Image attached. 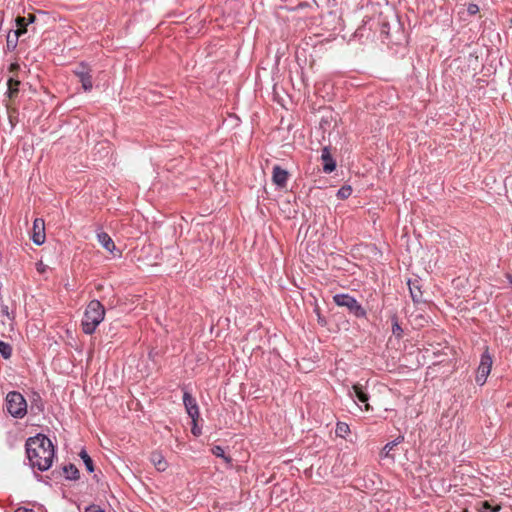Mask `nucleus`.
I'll return each instance as SVG.
<instances>
[{"label": "nucleus", "mask_w": 512, "mask_h": 512, "mask_svg": "<svg viewBox=\"0 0 512 512\" xmlns=\"http://www.w3.org/2000/svg\"><path fill=\"white\" fill-rule=\"evenodd\" d=\"M73 72L81 82L84 91H90L93 87L90 67L84 63H80L75 67Z\"/></svg>", "instance_id": "423d86ee"}, {"label": "nucleus", "mask_w": 512, "mask_h": 512, "mask_svg": "<svg viewBox=\"0 0 512 512\" xmlns=\"http://www.w3.org/2000/svg\"><path fill=\"white\" fill-rule=\"evenodd\" d=\"M352 193V188L350 186H343L337 192V196L340 199H347Z\"/></svg>", "instance_id": "6ab92c4d"}, {"label": "nucleus", "mask_w": 512, "mask_h": 512, "mask_svg": "<svg viewBox=\"0 0 512 512\" xmlns=\"http://www.w3.org/2000/svg\"><path fill=\"white\" fill-rule=\"evenodd\" d=\"M26 453L31 466L40 471L49 469L54 459V447L49 438L42 434L31 437L26 442Z\"/></svg>", "instance_id": "f257e3e1"}, {"label": "nucleus", "mask_w": 512, "mask_h": 512, "mask_svg": "<svg viewBox=\"0 0 512 512\" xmlns=\"http://www.w3.org/2000/svg\"><path fill=\"white\" fill-rule=\"evenodd\" d=\"M467 12L470 15H475L479 12V7L476 4H469L467 7Z\"/></svg>", "instance_id": "393cba45"}, {"label": "nucleus", "mask_w": 512, "mask_h": 512, "mask_svg": "<svg viewBox=\"0 0 512 512\" xmlns=\"http://www.w3.org/2000/svg\"><path fill=\"white\" fill-rule=\"evenodd\" d=\"M272 181L280 189L286 188L288 181V172L276 165L273 167Z\"/></svg>", "instance_id": "1a4fd4ad"}, {"label": "nucleus", "mask_w": 512, "mask_h": 512, "mask_svg": "<svg viewBox=\"0 0 512 512\" xmlns=\"http://www.w3.org/2000/svg\"><path fill=\"white\" fill-rule=\"evenodd\" d=\"M464 512H467V511H464Z\"/></svg>", "instance_id": "7c9ffc66"}, {"label": "nucleus", "mask_w": 512, "mask_h": 512, "mask_svg": "<svg viewBox=\"0 0 512 512\" xmlns=\"http://www.w3.org/2000/svg\"><path fill=\"white\" fill-rule=\"evenodd\" d=\"M105 309L98 300H92L86 307L82 319V328L86 334H92L103 321Z\"/></svg>", "instance_id": "f03ea898"}, {"label": "nucleus", "mask_w": 512, "mask_h": 512, "mask_svg": "<svg viewBox=\"0 0 512 512\" xmlns=\"http://www.w3.org/2000/svg\"><path fill=\"white\" fill-rule=\"evenodd\" d=\"M183 402L187 414L191 417L192 421L196 422L200 415L196 400L188 392H185L183 395Z\"/></svg>", "instance_id": "6e6552de"}, {"label": "nucleus", "mask_w": 512, "mask_h": 512, "mask_svg": "<svg viewBox=\"0 0 512 512\" xmlns=\"http://www.w3.org/2000/svg\"><path fill=\"white\" fill-rule=\"evenodd\" d=\"M492 363H493L492 357L488 353V350H486L481 356V361H480V364H479V367L477 370V375H476L477 384L484 385V383L487 380L488 375L491 372Z\"/></svg>", "instance_id": "39448f33"}, {"label": "nucleus", "mask_w": 512, "mask_h": 512, "mask_svg": "<svg viewBox=\"0 0 512 512\" xmlns=\"http://www.w3.org/2000/svg\"><path fill=\"white\" fill-rule=\"evenodd\" d=\"M18 69H19V64L18 63H11L10 66H9V72L11 74H14Z\"/></svg>", "instance_id": "cd10ccee"}, {"label": "nucleus", "mask_w": 512, "mask_h": 512, "mask_svg": "<svg viewBox=\"0 0 512 512\" xmlns=\"http://www.w3.org/2000/svg\"><path fill=\"white\" fill-rule=\"evenodd\" d=\"M349 431V426L346 423L339 422L337 424L336 433L340 437H344V435Z\"/></svg>", "instance_id": "412c9836"}, {"label": "nucleus", "mask_w": 512, "mask_h": 512, "mask_svg": "<svg viewBox=\"0 0 512 512\" xmlns=\"http://www.w3.org/2000/svg\"><path fill=\"white\" fill-rule=\"evenodd\" d=\"M12 348L9 344L5 342H0V353L1 355L7 359L11 356Z\"/></svg>", "instance_id": "a211bd4d"}, {"label": "nucleus", "mask_w": 512, "mask_h": 512, "mask_svg": "<svg viewBox=\"0 0 512 512\" xmlns=\"http://www.w3.org/2000/svg\"><path fill=\"white\" fill-rule=\"evenodd\" d=\"M399 443L398 440L392 441L390 443H387L385 447L383 448L382 455L385 457H391V451L393 448Z\"/></svg>", "instance_id": "aec40b11"}, {"label": "nucleus", "mask_w": 512, "mask_h": 512, "mask_svg": "<svg viewBox=\"0 0 512 512\" xmlns=\"http://www.w3.org/2000/svg\"><path fill=\"white\" fill-rule=\"evenodd\" d=\"M149 460L159 472H164L169 466L168 461L160 451H153Z\"/></svg>", "instance_id": "f8f14e48"}, {"label": "nucleus", "mask_w": 512, "mask_h": 512, "mask_svg": "<svg viewBox=\"0 0 512 512\" xmlns=\"http://www.w3.org/2000/svg\"><path fill=\"white\" fill-rule=\"evenodd\" d=\"M349 396L353 399L356 398L359 402L363 403L366 411L370 409L368 404L369 396L364 391V388L361 384H354L352 389L349 391Z\"/></svg>", "instance_id": "9d476101"}, {"label": "nucleus", "mask_w": 512, "mask_h": 512, "mask_svg": "<svg viewBox=\"0 0 512 512\" xmlns=\"http://www.w3.org/2000/svg\"><path fill=\"white\" fill-rule=\"evenodd\" d=\"M15 512H33L31 509L27 508H18Z\"/></svg>", "instance_id": "c85d7f7f"}, {"label": "nucleus", "mask_w": 512, "mask_h": 512, "mask_svg": "<svg viewBox=\"0 0 512 512\" xmlns=\"http://www.w3.org/2000/svg\"><path fill=\"white\" fill-rule=\"evenodd\" d=\"M6 408L8 413L14 418H23L27 413V403L23 395L16 391H11L6 396Z\"/></svg>", "instance_id": "7ed1b4c3"}, {"label": "nucleus", "mask_w": 512, "mask_h": 512, "mask_svg": "<svg viewBox=\"0 0 512 512\" xmlns=\"http://www.w3.org/2000/svg\"><path fill=\"white\" fill-rule=\"evenodd\" d=\"M34 19H35V17L33 15H29L28 18L17 17V19H16V25H17L16 35L19 37L22 34L26 33V31H27L26 26L28 25V23L33 22Z\"/></svg>", "instance_id": "4468645a"}, {"label": "nucleus", "mask_w": 512, "mask_h": 512, "mask_svg": "<svg viewBox=\"0 0 512 512\" xmlns=\"http://www.w3.org/2000/svg\"><path fill=\"white\" fill-rule=\"evenodd\" d=\"M64 474L67 479H77L79 471L74 465H68L64 467Z\"/></svg>", "instance_id": "dca6fc26"}, {"label": "nucleus", "mask_w": 512, "mask_h": 512, "mask_svg": "<svg viewBox=\"0 0 512 512\" xmlns=\"http://www.w3.org/2000/svg\"><path fill=\"white\" fill-rule=\"evenodd\" d=\"M321 159L323 161V171L325 173H331L335 170L336 163L333 160V158L330 154V151L327 147L323 148L322 154H321Z\"/></svg>", "instance_id": "ddd939ff"}, {"label": "nucleus", "mask_w": 512, "mask_h": 512, "mask_svg": "<svg viewBox=\"0 0 512 512\" xmlns=\"http://www.w3.org/2000/svg\"><path fill=\"white\" fill-rule=\"evenodd\" d=\"M8 96L9 98H14L18 93V87L20 85V81L10 77L8 79Z\"/></svg>", "instance_id": "2eb2a0df"}, {"label": "nucleus", "mask_w": 512, "mask_h": 512, "mask_svg": "<svg viewBox=\"0 0 512 512\" xmlns=\"http://www.w3.org/2000/svg\"><path fill=\"white\" fill-rule=\"evenodd\" d=\"M192 423H193V426H192V428H191V432H192L195 436H199V435H200V433H201V430H200V428H199V427H198V425H197V421H196V422L192 421Z\"/></svg>", "instance_id": "a878e982"}, {"label": "nucleus", "mask_w": 512, "mask_h": 512, "mask_svg": "<svg viewBox=\"0 0 512 512\" xmlns=\"http://www.w3.org/2000/svg\"><path fill=\"white\" fill-rule=\"evenodd\" d=\"M85 512H104L99 506L92 505L88 507Z\"/></svg>", "instance_id": "bb28decb"}, {"label": "nucleus", "mask_w": 512, "mask_h": 512, "mask_svg": "<svg viewBox=\"0 0 512 512\" xmlns=\"http://www.w3.org/2000/svg\"><path fill=\"white\" fill-rule=\"evenodd\" d=\"M333 299L338 306L348 308L357 317H364L366 315V311L357 300L347 294H337Z\"/></svg>", "instance_id": "20e7f679"}, {"label": "nucleus", "mask_w": 512, "mask_h": 512, "mask_svg": "<svg viewBox=\"0 0 512 512\" xmlns=\"http://www.w3.org/2000/svg\"><path fill=\"white\" fill-rule=\"evenodd\" d=\"M500 507L492 508L487 502L483 503V509L480 512H498Z\"/></svg>", "instance_id": "b1692460"}, {"label": "nucleus", "mask_w": 512, "mask_h": 512, "mask_svg": "<svg viewBox=\"0 0 512 512\" xmlns=\"http://www.w3.org/2000/svg\"><path fill=\"white\" fill-rule=\"evenodd\" d=\"M402 328L401 326L399 325L396 317H393V323H392V333L397 336V337H401L402 335Z\"/></svg>", "instance_id": "4be33fe9"}, {"label": "nucleus", "mask_w": 512, "mask_h": 512, "mask_svg": "<svg viewBox=\"0 0 512 512\" xmlns=\"http://www.w3.org/2000/svg\"><path fill=\"white\" fill-rule=\"evenodd\" d=\"M507 278H508L509 282L512 284V275H508Z\"/></svg>", "instance_id": "c756f323"}, {"label": "nucleus", "mask_w": 512, "mask_h": 512, "mask_svg": "<svg viewBox=\"0 0 512 512\" xmlns=\"http://www.w3.org/2000/svg\"><path fill=\"white\" fill-rule=\"evenodd\" d=\"M80 456L86 466V469L89 471V472H93L94 470V467H93V461L92 459L90 458V456L86 453V451H81L80 453Z\"/></svg>", "instance_id": "f3484780"}, {"label": "nucleus", "mask_w": 512, "mask_h": 512, "mask_svg": "<svg viewBox=\"0 0 512 512\" xmlns=\"http://www.w3.org/2000/svg\"><path fill=\"white\" fill-rule=\"evenodd\" d=\"M45 223L43 219L36 218L33 222L32 240L36 245H41L45 242Z\"/></svg>", "instance_id": "0eeeda50"}, {"label": "nucleus", "mask_w": 512, "mask_h": 512, "mask_svg": "<svg viewBox=\"0 0 512 512\" xmlns=\"http://www.w3.org/2000/svg\"><path fill=\"white\" fill-rule=\"evenodd\" d=\"M212 453H213V455H215L216 457H222V458H224V459H226V460H227V458H226V457H225V455H224V450H223V448H222V447H220V446H215V447H213V448H212Z\"/></svg>", "instance_id": "5701e85b"}, {"label": "nucleus", "mask_w": 512, "mask_h": 512, "mask_svg": "<svg viewBox=\"0 0 512 512\" xmlns=\"http://www.w3.org/2000/svg\"><path fill=\"white\" fill-rule=\"evenodd\" d=\"M97 239L98 242L102 245V247L106 249L109 253L113 254L114 256H120V252L117 251L114 241L106 232H98Z\"/></svg>", "instance_id": "9b49d317"}]
</instances>
